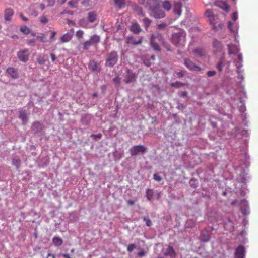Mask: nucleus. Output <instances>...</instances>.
I'll list each match as a JSON object with an SVG mask.
<instances>
[{"mask_svg":"<svg viewBox=\"0 0 258 258\" xmlns=\"http://www.w3.org/2000/svg\"><path fill=\"white\" fill-rule=\"evenodd\" d=\"M145 255V252L144 251H141L138 252V255L142 257Z\"/></svg>","mask_w":258,"mask_h":258,"instance_id":"nucleus-57","label":"nucleus"},{"mask_svg":"<svg viewBox=\"0 0 258 258\" xmlns=\"http://www.w3.org/2000/svg\"><path fill=\"white\" fill-rule=\"evenodd\" d=\"M136 248V245L135 244H130L127 247V250L129 252H131Z\"/></svg>","mask_w":258,"mask_h":258,"instance_id":"nucleus-41","label":"nucleus"},{"mask_svg":"<svg viewBox=\"0 0 258 258\" xmlns=\"http://www.w3.org/2000/svg\"><path fill=\"white\" fill-rule=\"evenodd\" d=\"M51 257V258H56L55 255L54 254L51 253L50 252H48L46 258H48V257Z\"/></svg>","mask_w":258,"mask_h":258,"instance_id":"nucleus-60","label":"nucleus"},{"mask_svg":"<svg viewBox=\"0 0 258 258\" xmlns=\"http://www.w3.org/2000/svg\"><path fill=\"white\" fill-rule=\"evenodd\" d=\"M20 164V160L18 158H14L12 160V164L16 167L17 168L19 167Z\"/></svg>","mask_w":258,"mask_h":258,"instance_id":"nucleus-36","label":"nucleus"},{"mask_svg":"<svg viewBox=\"0 0 258 258\" xmlns=\"http://www.w3.org/2000/svg\"><path fill=\"white\" fill-rule=\"evenodd\" d=\"M146 195L147 199L151 201L154 199V192L152 189H147L146 191Z\"/></svg>","mask_w":258,"mask_h":258,"instance_id":"nucleus-24","label":"nucleus"},{"mask_svg":"<svg viewBox=\"0 0 258 258\" xmlns=\"http://www.w3.org/2000/svg\"><path fill=\"white\" fill-rule=\"evenodd\" d=\"M143 219L144 221L146 222V224L147 226L150 227L152 225V222L149 219L145 217H144L143 218Z\"/></svg>","mask_w":258,"mask_h":258,"instance_id":"nucleus-44","label":"nucleus"},{"mask_svg":"<svg viewBox=\"0 0 258 258\" xmlns=\"http://www.w3.org/2000/svg\"><path fill=\"white\" fill-rule=\"evenodd\" d=\"M223 27V24L222 23H219L218 26L214 25L213 26V29L216 31H218L219 29H222Z\"/></svg>","mask_w":258,"mask_h":258,"instance_id":"nucleus-46","label":"nucleus"},{"mask_svg":"<svg viewBox=\"0 0 258 258\" xmlns=\"http://www.w3.org/2000/svg\"><path fill=\"white\" fill-rule=\"evenodd\" d=\"M143 41V37H140L138 40L136 39L133 36H129L127 38V44L129 45H137L142 43Z\"/></svg>","mask_w":258,"mask_h":258,"instance_id":"nucleus-12","label":"nucleus"},{"mask_svg":"<svg viewBox=\"0 0 258 258\" xmlns=\"http://www.w3.org/2000/svg\"><path fill=\"white\" fill-rule=\"evenodd\" d=\"M84 32L82 30H79L76 32V36L78 39H82Z\"/></svg>","mask_w":258,"mask_h":258,"instance_id":"nucleus-43","label":"nucleus"},{"mask_svg":"<svg viewBox=\"0 0 258 258\" xmlns=\"http://www.w3.org/2000/svg\"><path fill=\"white\" fill-rule=\"evenodd\" d=\"M113 83L116 85L118 86L120 82V78L118 77H116L113 79Z\"/></svg>","mask_w":258,"mask_h":258,"instance_id":"nucleus-47","label":"nucleus"},{"mask_svg":"<svg viewBox=\"0 0 258 258\" xmlns=\"http://www.w3.org/2000/svg\"><path fill=\"white\" fill-rule=\"evenodd\" d=\"M215 5L226 12H228L229 10V6L225 2L217 1L216 2Z\"/></svg>","mask_w":258,"mask_h":258,"instance_id":"nucleus-18","label":"nucleus"},{"mask_svg":"<svg viewBox=\"0 0 258 258\" xmlns=\"http://www.w3.org/2000/svg\"><path fill=\"white\" fill-rule=\"evenodd\" d=\"M185 74V71H181L177 73L178 78H182Z\"/></svg>","mask_w":258,"mask_h":258,"instance_id":"nucleus-49","label":"nucleus"},{"mask_svg":"<svg viewBox=\"0 0 258 258\" xmlns=\"http://www.w3.org/2000/svg\"><path fill=\"white\" fill-rule=\"evenodd\" d=\"M43 128V125L39 122H35L32 125V129L37 132H40Z\"/></svg>","mask_w":258,"mask_h":258,"instance_id":"nucleus-21","label":"nucleus"},{"mask_svg":"<svg viewBox=\"0 0 258 258\" xmlns=\"http://www.w3.org/2000/svg\"><path fill=\"white\" fill-rule=\"evenodd\" d=\"M235 257L236 258H244L245 256V248L243 246H239L235 250Z\"/></svg>","mask_w":258,"mask_h":258,"instance_id":"nucleus-14","label":"nucleus"},{"mask_svg":"<svg viewBox=\"0 0 258 258\" xmlns=\"http://www.w3.org/2000/svg\"><path fill=\"white\" fill-rule=\"evenodd\" d=\"M30 52L28 49H25L20 50L17 53V56L19 59L23 62H27L29 58Z\"/></svg>","mask_w":258,"mask_h":258,"instance_id":"nucleus-8","label":"nucleus"},{"mask_svg":"<svg viewBox=\"0 0 258 258\" xmlns=\"http://www.w3.org/2000/svg\"><path fill=\"white\" fill-rule=\"evenodd\" d=\"M227 47L228 49V53L229 54H236L239 51V48L234 44H228Z\"/></svg>","mask_w":258,"mask_h":258,"instance_id":"nucleus-16","label":"nucleus"},{"mask_svg":"<svg viewBox=\"0 0 258 258\" xmlns=\"http://www.w3.org/2000/svg\"><path fill=\"white\" fill-rule=\"evenodd\" d=\"M166 27V25L165 23L160 24L158 25V28L159 29H163Z\"/></svg>","mask_w":258,"mask_h":258,"instance_id":"nucleus-53","label":"nucleus"},{"mask_svg":"<svg viewBox=\"0 0 258 258\" xmlns=\"http://www.w3.org/2000/svg\"><path fill=\"white\" fill-rule=\"evenodd\" d=\"M37 62L40 65L44 64L46 61V60L43 56L38 55L36 58Z\"/></svg>","mask_w":258,"mask_h":258,"instance_id":"nucleus-31","label":"nucleus"},{"mask_svg":"<svg viewBox=\"0 0 258 258\" xmlns=\"http://www.w3.org/2000/svg\"><path fill=\"white\" fill-rule=\"evenodd\" d=\"M20 31L25 34H28L30 32V29L26 26H22L20 28Z\"/></svg>","mask_w":258,"mask_h":258,"instance_id":"nucleus-34","label":"nucleus"},{"mask_svg":"<svg viewBox=\"0 0 258 258\" xmlns=\"http://www.w3.org/2000/svg\"><path fill=\"white\" fill-rule=\"evenodd\" d=\"M47 5L49 7L53 6L55 3V0H47Z\"/></svg>","mask_w":258,"mask_h":258,"instance_id":"nucleus-48","label":"nucleus"},{"mask_svg":"<svg viewBox=\"0 0 258 258\" xmlns=\"http://www.w3.org/2000/svg\"><path fill=\"white\" fill-rule=\"evenodd\" d=\"M163 7L164 9H165L167 11H169L171 8V3L167 1H165L163 2L162 4Z\"/></svg>","mask_w":258,"mask_h":258,"instance_id":"nucleus-32","label":"nucleus"},{"mask_svg":"<svg viewBox=\"0 0 258 258\" xmlns=\"http://www.w3.org/2000/svg\"><path fill=\"white\" fill-rule=\"evenodd\" d=\"M98 67V64L95 60H93L90 61L89 63V68L92 71H96L97 70Z\"/></svg>","mask_w":258,"mask_h":258,"instance_id":"nucleus-25","label":"nucleus"},{"mask_svg":"<svg viewBox=\"0 0 258 258\" xmlns=\"http://www.w3.org/2000/svg\"><path fill=\"white\" fill-rule=\"evenodd\" d=\"M91 137H93L94 139H100L102 137V135L101 134H92L91 135Z\"/></svg>","mask_w":258,"mask_h":258,"instance_id":"nucleus-51","label":"nucleus"},{"mask_svg":"<svg viewBox=\"0 0 258 258\" xmlns=\"http://www.w3.org/2000/svg\"><path fill=\"white\" fill-rule=\"evenodd\" d=\"M187 95V91H183L181 93V97H185Z\"/></svg>","mask_w":258,"mask_h":258,"instance_id":"nucleus-63","label":"nucleus"},{"mask_svg":"<svg viewBox=\"0 0 258 258\" xmlns=\"http://www.w3.org/2000/svg\"><path fill=\"white\" fill-rule=\"evenodd\" d=\"M151 22L152 21L148 18L146 17L143 19V23L146 29H147L148 28V27L151 25Z\"/></svg>","mask_w":258,"mask_h":258,"instance_id":"nucleus-29","label":"nucleus"},{"mask_svg":"<svg viewBox=\"0 0 258 258\" xmlns=\"http://www.w3.org/2000/svg\"><path fill=\"white\" fill-rule=\"evenodd\" d=\"M162 40L163 37L162 35L159 33H157V34H153L151 36V45L154 50L159 52L161 51L160 47L158 44L156 42V41H158L161 43V41Z\"/></svg>","mask_w":258,"mask_h":258,"instance_id":"nucleus-4","label":"nucleus"},{"mask_svg":"<svg viewBox=\"0 0 258 258\" xmlns=\"http://www.w3.org/2000/svg\"><path fill=\"white\" fill-rule=\"evenodd\" d=\"M96 18L97 14L95 12L92 11L88 13L87 19L90 22L92 23L94 22Z\"/></svg>","mask_w":258,"mask_h":258,"instance_id":"nucleus-20","label":"nucleus"},{"mask_svg":"<svg viewBox=\"0 0 258 258\" xmlns=\"http://www.w3.org/2000/svg\"><path fill=\"white\" fill-rule=\"evenodd\" d=\"M137 75L132 70L127 69L125 76L124 82L126 84L134 83L136 81Z\"/></svg>","mask_w":258,"mask_h":258,"instance_id":"nucleus-9","label":"nucleus"},{"mask_svg":"<svg viewBox=\"0 0 258 258\" xmlns=\"http://www.w3.org/2000/svg\"><path fill=\"white\" fill-rule=\"evenodd\" d=\"M19 118L24 122L27 120V116L25 112L21 111L19 114Z\"/></svg>","mask_w":258,"mask_h":258,"instance_id":"nucleus-37","label":"nucleus"},{"mask_svg":"<svg viewBox=\"0 0 258 258\" xmlns=\"http://www.w3.org/2000/svg\"><path fill=\"white\" fill-rule=\"evenodd\" d=\"M114 3L120 9L125 6V0H114Z\"/></svg>","mask_w":258,"mask_h":258,"instance_id":"nucleus-30","label":"nucleus"},{"mask_svg":"<svg viewBox=\"0 0 258 258\" xmlns=\"http://www.w3.org/2000/svg\"><path fill=\"white\" fill-rule=\"evenodd\" d=\"M79 0H70L68 2V5L71 8H76Z\"/></svg>","mask_w":258,"mask_h":258,"instance_id":"nucleus-33","label":"nucleus"},{"mask_svg":"<svg viewBox=\"0 0 258 258\" xmlns=\"http://www.w3.org/2000/svg\"><path fill=\"white\" fill-rule=\"evenodd\" d=\"M185 32L184 31H180L172 35V42L175 45L182 46L185 42Z\"/></svg>","mask_w":258,"mask_h":258,"instance_id":"nucleus-1","label":"nucleus"},{"mask_svg":"<svg viewBox=\"0 0 258 258\" xmlns=\"http://www.w3.org/2000/svg\"><path fill=\"white\" fill-rule=\"evenodd\" d=\"M147 150L146 147L142 145L133 146L129 149L132 156H136L140 153H144Z\"/></svg>","mask_w":258,"mask_h":258,"instance_id":"nucleus-6","label":"nucleus"},{"mask_svg":"<svg viewBox=\"0 0 258 258\" xmlns=\"http://www.w3.org/2000/svg\"><path fill=\"white\" fill-rule=\"evenodd\" d=\"M50 57L52 62H54L57 58L56 55L53 53L50 54Z\"/></svg>","mask_w":258,"mask_h":258,"instance_id":"nucleus-56","label":"nucleus"},{"mask_svg":"<svg viewBox=\"0 0 258 258\" xmlns=\"http://www.w3.org/2000/svg\"><path fill=\"white\" fill-rule=\"evenodd\" d=\"M118 60V56L117 52L116 51H112L107 55L105 60V66L110 68L113 67L117 63Z\"/></svg>","mask_w":258,"mask_h":258,"instance_id":"nucleus-2","label":"nucleus"},{"mask_svg":"<svg viewBox=\"0 0 258 258\" xmlns=\"http://www.w3.org/2000/svg\"><path fill=\"white\" fill-rule=\"evenodd\" d=\"M153 179L156 181L160 182L163 178L158 173H155L153 175Z\"/></svg>","mask_w":258,"mask_h":258,"instance_id":"nucleus-42","label":"nucleus"},{"mask_svg":"<svg viewBox=\"0 0 258 258\" xmlns=\"http://www.w3.org/2000/svg\"><path fill=\"white\" fill-rule=\"evenodd\" d=\"M127 204L129 205H133L135 204V202L133 201V200H128L127 201Z\"/></svg>","mask_w":258,"mask_h":258,"instance_id":"nucleus-61","label":"nucleus"},{"mask_svg":"<svg viewBox=\"0 0 258 258\" xmlns=\"http://www.w3.org/2000/svg\"><path fill=\"white\" fill-rule=\"evenodd\" d=\"M150 15L156 19H161L165 17V13L162 10L159 5L154 8V9L150 11Z\"/></svg>","mask_w":258,"mask_h":258,"instance_id":"nucleus-7","label":"nucleus"},{"mask_svg":"<svg viewBox=\"0 0 258 258\" xmlns=\"http://www.w3.org/2000/svg\"><path fill=\"white\" fill-rule=\"evenodd\" d=\"M202 235H203V240H205V241H208L209 239V235H206L204 233V232L203 231L202 233Z\"/></svg>","mask_w":258,"mask_h":258,"instance_id":"nucleus-50","label":"nucleus"},{"mask_svg":"<svg viewBox=\"0 0 258 258\" xmlns=\"http://www.w3.org/2000/svg\"><path fill=\"white\" fill-rule=\"evenodd\" d=\"M52 243L56 246H61L63 243L62 239L57 236H55L52 238Z\"/></svg>","mask_w":258,"mask_h":258,"instance_id":"nucleus-22","label":"nucleus"},{"mask_svg":"<svg viewBox=\"0 0 258 258\" xmlns=\"http://www.w3.org/2000/svg\"><path fill=\"white\" fill-rule=\"evenodd\" d=\"M166 256H170L171 257L174 256L176 255V253L173 248L172 246H168L167 248L166 252L164 253Z\"/></svg>","mask_w":258,"mask_h":258,"instance_id":"nucleus-23","label":"nucleus"},{"mask_svg":"<svg viewBox=\"0 0 258 258\" xmlns=\"http://www.w3.org/2000/svg\"><path fill=\"white\" fill-rule=\"evenodd\" d=\"M184 64L190 70L192 71H201V68L196 65L189 59L186 58L184 59Z\"/></svg>","mask_w":258,"mask_h":258,"instance_id":"nucleus-10","label":"nucleus"},{"mask_svg":"<svg viewBox=\"0 0 258 258\" xmlns=\"http://www.w3.org/2000/svg\"><path fill=\"white\" fill-rule=\"evenodd\" d=\"M67 1V0H57V2L61 5H63Z\"/></svg>","mask_w":258,"mask_h":258,"instance_id":"nucleus-64","label":"nucleus"},{"mask_svg":"<svg viewBox=\"0 0 258 258\" xmlns=\"http://www.w3.org/2000/svg\"><path fill=\"white\" fill-rule=\"evenodd\" d=\"M232 19L234 21H236L237 19H238V14H237V13H236V12L233 13V14H232Z\"/></svg>","mask_w":258,"mask_h":258,"instance_id":"nucleus-52","label":"nucleus"},{"mask_svg":"<svg viewBox=\"0 0 258 258\" xmlns=\"http://www.w3.org/2000/svg\"><path fill=\"white\" fill-rule=\"evenodd\" d=\"M194 52L197 56H203L205 54V52L203 49L199 48H196L194 50Z\"/></svg>","mask_w":258,"mask_h":258,"instance_id":"nucleus-26","label":"nucleus"},{"mask_svg":"<svg viewBox=\"0 0 258 258\" xmlns=\"http://www.w3.org/2000/svg\"><path fill=\"white\" fill-rule=\"evenodd\" d=\"M7 73L13 79L19 77V74L17 69L13 67H9L7 69Z\"/></svg>","mask_w":258,"mask_h":258,"instance_id":"nucleus-15","label":"nucleus"},{"mask_svg":"<svg viewBox=\"0 0 258 258\" xmlns=\"http://www.w3.org/2000/svg\"><path fill=\"white\" fill-rule=\"evenodd\" d=\"M205 15L207 18H210V12L209 9L206 11Z\"/></svg>","mask_w":258,"mask_h":258,"instance_id":"nucleus-62","label":"nucleus"},{"mask_svg":"<svg viewBox=\"0 0 258 258\" xmlns=\"http://www.w3.org/2000/svg\"><path fill=\"white\" fill-rule=\"evenodd\" d=\"M89 1H90V0H83L81 2V4L83 5L88 6L89 5Z\"/></svg>","mask_w":258,"mask_h":258,"instance_id":"nucleus-54","label":"nucleus"},{"mask_svg":"<svg viewBox=\"0 0 258 258\" xmlns=\"http://www.w3.org/2000/svg\"><path fill=\"white\" fill-rule=\"evenodd\" d=\"M14 14V11L11 8H7L5 10L4 17L6 21H10Z\"/></svg>","mask_w":258,"mask_h":258,"instance_id":"nucleus-17","label":"nucleus"},{"mask_svg":"<svg viewBox=\"0 0 258 258\" xmlns=\"http://www.w3.org/2000/svg\"><path fill=\"white\" fill-rule=\"evenodd\" d=\"M20 17L21 18V19H22L23 21H27L28 20V19L27 17H25V16L23 15V14L21 13V14H20Z\"/></svg>","mask_w":258,"mask_h":258,"instance_id":"nucleus-58","label":"nucleus"},{"mask_svg":"<svg viewBox=\"0 0 258 258\" xmlns=\"http://www.w3.org/2000/svg\"><path fill=\"white\" fill-rule=\"evenodd\" d=\"M224 58L223 57H221L219 62L217 63L216 66V68L219 71V72H221L223 70V62H224Z\"/></svg>","mask_w":258,"mask_h":258,"instance_id":"nucleus-28","label":"nucleus"},{"mask_svg":"<svg viewBox=\"0 0 258 258\" xmlns=\"http://www.w3.org/2000/svg\"><path fill=\"white\" fill-rule=\"evenodd\" d=\"M139 4L151 11L154 8L160 5V0H139Z\"/></svg>","mask_w":258,"mask_h":258,"instance_id":"nucleus-5","label":"nucleus"},{"mask_svg":"<svg viewBox=\"0 0 258 258\" xmlns=\"http://www.w3.org/2000/svg\"><path fill=\"white\" fill-rule=\"evenodd\" d=\"M213 46L216 49V51H220L222 49V45L218 40H214L213 42Z\"/></svg>","mask_w":258,"mask_h":258,"instance_id":"nucleus-27","label":"nucleus"},{"mask_svg":"<svg viewBox=\"0 0 258 258\" xmlns=\"http://www.w3.org/2000/svg\"><path fill=\"white\" fill-rule=\"evenodd\" d=\"M51 36L50 37V39L52 40L55 36V35L56 34V32L54 31H51Z\"/></svg>","mask_w":258,"mask_h":258,"instance_id":"nucleus-55","label":"nucleus"},{"mask_svg":"<svg viewBox=\"0 0 258 258\" xmlns=\"http://www.w3.org/2000/svg\"><path fill=\"white\" fill-rule=\"evenodd\" d=\"M72 38V36L69 33H66L63 35L60 38V41L61 43H63L70 41Z\"/></svg>","mask_w":258,"mask_h":258,"instance_id":"nucleus-19","label":"nucleus"},{"mask_svg":"<svg viewBox=\"0 0 258 258\" xmlns=\"http://www.w3.org/2000/svg\"><path fill=\"white\" fill-rule=\"evenodd\" d=\"M161 43L163 44V45L164 46V47L166 49L167 51H171L170 45L168 43L165 42L163 39V40L161 41Z\"/></svg>","mask_w":258,"mask_h":258,"instance_id":"nucleus-40","label":"nucleus"},{"mask_svg":"<svg viewBox=\"0 0 258 258\" xmlns=\"http://www.w3.org/2000/svg\"><path fill=\"white\" fill-rule=\"evenodd\" d=\"M40 22L43 24H46L48 22V19L45 16H42L40 17Z\"/></svg>","mask_w":258,"mask_h":258,"instance_id":"nucleus-45","label":"nucleus"},{"mask_svg":"<svg viewBox=\"0 0 258 258\" xmlns=\"http://www.w3.org/2000/svg\"><path fill=\"white\" fill-rule=\"evenodd\" d=\"M130 30L133 33L138 34L142 31V29L140 25L137 22H133L130 26Z\"/></svg>","mask_w":258,"mask_h":258,"instance_id":"nucleus-13","label":"nucleus"},{"mask_svg":"<svg viewBox=\"0 0 258 258\" xmlns=\"http://www.w3.org/2000/svg\"><path fill=\"white\" fill-rule=\"evenodd\" d=\"M182 5L181 2H175L173 7V11L174 14L177 15L178 17H179L182 13Z\"/></svg>","mask_w":258,"mask_h":258,"instance_id":"nucleus-11","label":"nucleus"},{"mask_svg":"<svg viewBox=\"0 0 258 258\" xmlns=\"http://www.w3.org/2000/svg\"><path fill=\"white\" fill-rule=\"evenodd\" d=\"M100 36L97 35H94L90 37L89 40L86 41L82 43L83 49L84 50L89 49L91 45L97 46L100 42Z\"/></svg>","mask_w":258,"mask_h":258,"instance_id":"nucleus-3","label":"nucleus"},{"mask_svg":"<svg viewBox=\"0 0 258 258\" xmlns=\"http://www.w3.org/2000/svg\"><path fill=\"white\" fill-rule=\"evenodd\" d=\"M138 14L143 16L145 15L144 13H143V10L141 8H139Z\"/></svg>","mask_w":258,"mask_h":258,"instance_id":"nucleus-59","label":"nucleus"},{"mask_svg":"<svg viewBox=\"0 0 258 258\" xmlns=\"http://www.w3.org/2000/svg\"><path fill=\"white\" fill-rule=\"evenodd\" d=\"M233 27L234 24L232 22L229 21L228 22V27L231 31V32H232L233 33H235L236 32V30L234 29Z\"/></svg>","mask_w":258,"mask_h":258,"instance_id":"nucleus-39","label":"nucleus"},{"mask_svg":"<svg viewBox=\"0 0 258 258\" xmlns=\"http://www.w3.org/2000/svg\"><path fill=\"white\" fill-rule=\"evenodd\" d=\"M185 85V83H183L179 82V81H176V82L171 84V86L172 87H174L176 88L183 87V86H184Z\"/></svg>","mask_w":258,"mask_h":258,"instance_id":"nucleus-35","label":"nucleus"},{"mask_svg":"<svg viewBox=\"0 0 258 258\" xmlns=\"http://www.w3.org/2000/svg\"><path fill=\"white\" fill-rule=\"evenodd\" d=\"M37 39L39 40L41 42L45 43L46 42V38L44 34H42V35L40 36H37Z\"/></svg>","mask_w":258,"mask_h":258,"instance_id":"nucleus-38","label":"nucleus"}]
</instances>
